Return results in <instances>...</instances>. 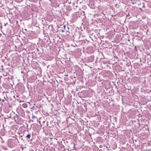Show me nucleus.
<instances>
[{
    "instance_id": "nucleus-5",
    "label": "nucleus",
    "mask_w": 151,
    "mask_h": 151,
    "mask_svg": "<svg viewBox=\"0 0 151 151\" xmlns=\"http://www.w3.org/2000/svg\"><path fill=\"white\" fill-rule=\"evenodd\" d=\"M102 147H103V146H102V145H100L99 146V147L100 148H102Z\"/></svg>"
},
{
    "instance_id": "nucleus-6",
    "label": "nucleus",
    "mask_w": 151,
    "mask_h": 151,
    "mask_svg": "<svg viewBox=\"0 0 151 151\" xmlns=\"http://www.w3.org/2000/svg\"><path fill=\"white\" fill-rule=\"evenodd\" d=\"M74 150H76V147L75 146H74Z\"/></svg>"
},
{
    "instance_id": "nucleus-3",
    "label": "nucleus",
    "mask_w": 151,
    "mask_h": 151,
    "mask_svg": "<svg viewBox=\"0 0 151 151\" xmlns=\"http://www.w3.org/2000/svg\"><path fill=\"white\" fill-rule=\"evenodd\" d=\"M103 146H104V147H105V148H107V150H109V148H108V147H107V146H106V145H103Z\"/></svg>"
},
{
    "instance_id": "nucleus-2",
    "label": "nucleus",
    "mask_w": 151,
    "mask_h": 151,
    "mask_svg": "<svg viewBox=\"0 0 151 151\" xmlns=\"http://www.w3.org/2000/svg\"><path fill=\"white\" fill-rule=\"evenodd\" d=\"M31 137V135L30 134H27L26 136V137L27 138H29Z\"/></svg>"
},
{
    "instance_id": "nucleus-4",
    "label": "nucleus",
    "mask_w": 151,
    "mask_h": 151,
    "mask_svg": "<svg viewBox=\"0 0 151 151\" xmlns=\"http://www.w3.org/2000/svg\"><path fill=\"white\" fill-rule=\"evenodd\" d=\"M35 118V117L33 115H32V119H34V118Z\"/></svg>"
},
{
    "instance_id": "nucleus-7",
    "label": "nucleus",
    "mask_w": 151,
    "mask_h": 151,
    "mask_svg": "<svg viewBox=\"0 0 151 151\" xmlns=\"http://www.w3.org/2000/svg\"><path fill=\"white\" fill-rule=\"evenodd\" d=\"M64 27H65V25H64Z\"/></svg>"
},
{
    "instance_id": "nucleus-1",
    "label": "nucleus",
    "mask_w": 151,
    "mask_h": 151,
    "mask_svg": "<svg viewBox=\"0 0 151 151\" xmlns=\"http://www.w3.org/2000/svg\"><path fill=\"white\" fill-rule=\"evenodd\" d=\"M22 106L24 108H27V105L26 104L24 103L22 104Z\"/></svg>"
}]
</instances>
